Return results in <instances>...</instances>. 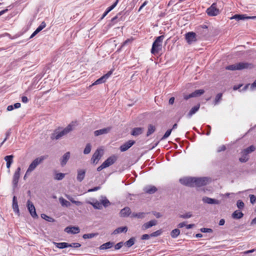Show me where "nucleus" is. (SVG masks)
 I'll use <instances>...</instances> for the list:
<instances>
[{"label": "nucleus", "instance_id": "58836bf2", "mask_svg": "<svg viewBox=\"0 0 256 256\" xmlns=\"http://www.w3.org/2000/svg\"><path fill=\"white\" fill-rule=\"evenodd\" d=\"M66 197L70 200L72 203L76 204L77 206H80L82 204V202L79 201H76L75 200L74 198L71 196L70 195L68 194H66Z\"/></svg>", "mask_w": 256, "mask_h": 256}, {"label": "nucleus", "instance_id": "a211bd4d", "mask_svg": "<svg viewBox=\"0 0 256 256\" xmlns=\"http://www.w3.org/2000/svg\"><path fill=\"white\" fill-rule=\"evenodd\" d=\"M64 231L68 234H76L80 232V228L77 226H68L65 228Z\"/></svg>", "mask_w": 256, "mask_h": 256}, {"label": "nucleus", "instance_id": "f03ea898", "mask_svg": "<svg viewBox=\"0 0 256 256\" xmlns=\"http://www.w3.org/2000/svg\"><path fill=\"white\" fill-rule=\"evenodd\" d=\"M164 38V36L162 35L157 37L152 44L151 49V53L156 55L162 50V44Z\"/></svg>", "mask_w": 256, "mask_h": 256}, {"label": "nucleus", "instance_id": "a18cd8bd", "mask_svg": "<svg viewBox=\"0 0 256 256\" xmlns=\"http://www.w3.org/2000/svg\"><path fill=\"white\" fill-rule=\"evenodd\" d=\"M92 149V146L90 144H87L86 148L84 150V154H88L90 153Z\"/></svg>", "mask_w": 256, "mask_h": 256}, {"label": "nucleus", "instance_id": "f8f14e48", "mask_svg": "<svg viewBox=\"0 0 256 256\" xmlns=\"http://www.w3.org/2000/svg\"><path fill=\"white\" fill-rule=\"evenodd\" d=\"M118 157L115 155H112L108 158L104 162L106 168H108L113 164L117 160Z\"/></svg>", "mask_w": 256, "mask_h": 256}, {"label": "nucleus", "instance_id": "4468645a", "mask_svg": "<svg viewBox=\"0 0 256 256\" xmlns=\"http://www.w3.org/2000/svg\"><path fill=\"white\" fill-rule=\"evenodd\" d=\"M204 92V90H196L194 92H192V93H191L189 95L186 96H184V99L188 100V98H191L197 97L202 94Z\"/></svg>", "mask_w": 256, "mask_h": 256}, {"label": "nucleus", "instance_id": "7ed1b4c3", "mask_svg": "<svg viewBox=\"0 0 256 256\" xmlns=\"http://www.w3.org/2000/svg\"><path fill=\"white\" fill-rule=\"evenodd\" d=\"M253 67L254 65L251 63L242 62L228 66L226 68V69L230 70H242L244 69H251Z\"/></svg>", "mask_w": 256, "mask_h": 256}, {"label": "nucleus", "instance_id": "de8ad7c7", "mask_svg": "<svg viewBox=\"0 0 256 256\" xmlns=\"http://www.w3.org/2000/svg\"><path fill=\"white\" fill-rule=\"evenodd\" d=\"M65 176V174L63 173H58L56 174L54 176V179L56 180H62Z\"/></svg>", "mask_w": 256, "mask_h": 256}, {"label": "nucleus", "instance_id": "864d4df0", "mask_svg": "<svg viewBox=\"0 0 256 256\" xmlns=\"http://www.w3.org/2000/svg\"><path fill=\"white\" fill-rule=\"evenodd\" d=\"M222 94L220 93V94H218L216 96V98H215V100H214V104H216L218 102L222 99Z\"/></svg>", "mask_w": 256, "mask_h": 256}, {"label": "nucleus", "instance_id": "dca6fc26", "mask_svg": "<svg viewBox=\"0 0 256 256\" xmlns=\"http://www.w3.org/2000/svg\"><path fill=\"white\" fill-rule=\"evenodd\" d=\"M202 200L204 202L208 204H220V200L210 198L207 196H204L202 198Z\"/></svg>", "mask_w": 256, "mask_h": 256}, {"label": "nucleus", "instance_id": "423d86ee", "mask_svg": "<svg viewBox=\"0 0 256 256\" xmlns=\"http://www.w3.org/2000/svg\"><path fill=\"white\" fill-rule=\"evenodd\" d=\"M206 13L208 16H210L218 15L220 13V10L216 8V3L212 4L210 8H207Z\"/></svg>", "mask_w": 256, "mask_h": 256}, {"label": "nucleus", "instance_id": "473e14b6", "mask_svg": "<svg viewBox=\"0 0 256 256\" xmlns=\"http://www.w3.org/2000/svg\"><path fill=\"white\" fill-rule=\"evenodd\" d=\"M54 244L56 246V248H68V243L63 242H54Z\"/></svg>", "mask_w": 256, "mask_h": 256}, {"label": "nucleus", "instance_id": "7c9ffc66", "mask_svg": "<svg viewBox=\"0 0 256 256\" xmlns=\"http://www.w3.org/2000/svg\"><path fill=\"white\" fill-rule=\"evenodd\" d=\"M128 230V228L126 226L124 227H119L116 228L112 232L114 234H117L120 233H122V232H126Z\"/></svg>", "mask_w": 256, "mask_h": 256}, {"label": "nucleus", "instance_id": "79ce46f5", "mask_svg": "<svg viewBox=\"0 0 256 256\" xmlns=\"http://www.w3.org/2000/svg\"><path fill=\"white\" fill-rule=\"evenodd\" d=\"M180 234V230L178 228L173 230L170 232V236L172 238H177Z\"/></svg>", "mask_w": 256, "mask_h": 256}, {"label": "nucleus", "instance_id": "a19ab883", "mask_svg": "<svg viewBox=\"0 0 256 256\" xmlns=\"http://www.w3.org/2000/svg\"><path fill=\"white\" fill-rule=\"evenodd\" d=\"M242 156L239 158V160L242 162H246L248 160V155L244 152L242 150Z\"/></svg>", "mask_w": 256, "mask_h": 256}, {"label": "nucleus", "instance_id": "052dcab7", "mask_svg": "<svg viewBox=\"0 0 256 256\" xmlns=\"http://www.w3.org/2000/svg\"><path fill=\"white\" fill-rule=\"evenodd\" d=\"M226 150V147L224 145H222L218 148L217 152H220L222 151H224Z\"/></svg>", "mask_w": 256, "mask_h": 256}, {"label": "nucleus", "instance_id": "c9c22d12", "mask_svg": "<svg viewBox=\"0 0 256 256\" xmlns=\"http://www.w3.org/2000/svg\"><path fill=\"white\" fill-rule=\"evenodd\" d=\"M146 213L144 212H133L132 214V218H143L145 217Z\"/></svg>", "mask_w": 256, "mask_h": 256}, {"label": "nucleus", "instance_id": "69168bd1", "mask_svg": "<svg viewBox=\"0 0 256 256\" xmlns=\"http://www.w3.org/2000/svg\"><path fill=\"white\" fill-rule=\"evenodd\" d=\"M22 101L24 103H27L28 102V98L26 96H23L22 97Z\"/></svg>", "mask_w": 256, "mask_h": 256}, {"label": "nucleus", "instance_id": "ea45409f", "mask_svg": "<svg viewBox=\"0 0 256 256\" xmlns=\"http://www.w3.org/2000/svg\"><path fill=\"white\" fill-rule=\"evenodd\" d=\"M100 202L102 203V206L104 207L108 206L110 204V201L105 196H102Z\"/></svg>", "mask_w": 256, "mask_h": 256}, {"label": "nucleus", "instance_id": "9b49d317", "mask_svg": "<svg viewBox=\"0 0 256 256\" xmlns=\"http://www.w3.org/2000/svg\"><path fill=\"white\" fill-rule=\"evenodd\" d=\"M208 182V178H195L194 181V184L196 186H200L206 185Z\"/></svg>", "mask_w": 256, "mask_h": 256}, {"label": "nucleus", "instance_id": "c756f323", "mask_svg": "<svg viewBox=\"0 0 256 256\" xmlns=\"http://www.w3.org/2000/svg\"><path fill=\"white\" fill-rule=\"evenodd\" d=\"M200 104H198L191 108L188 114V116L190 118L193 114H194L200 108Z\"/></svg>", "mask_w": 256, "mask_h": 256}, {"label": "nucleus", "instance_id": "0e129e2a", "mask_svg": "<svg viewBox=\"0 0 256 256\" xmlns=\"http://www.w3.org/2000/svg\"><path fill=\"white\" fill-rule=\"evenodd\" d=\"M150 235L149 234H143L142 236V240H148L149 239L150 237Z\"/></svg>", "mask_w": 256, "mask_h": 256}, {"label": "nucleus", "instance_id": "bb28decb", "mask_svg": "<svg viewBox=\"0 0 256 256\" xmlns=\"http://www.w3.org/2000/svg\"><path fill=\"white\" fill-rule=\"evenodd\" d=\"M46 26V23L43 22L40 24L36 30L32 34L30 38H32L34 36L37 34H38L40 32L43 28H44Z\"/></svg>", "mask_w": 256, "mask_h": 256}, {"label": "nucleus", "instance_id": "ddd939ff", "mask_svg": "<svg viewBox=\"0 0 256 256\" xmlns=\"http://www.w3.org/2000/svg\"><path fill=\"white\" fill-rule=\"evenodd\" d=\"M186 39L189 44L196 42V33L192 32H188L186 34Z\"/></svg>", "mask_w": 256, "mask_h": 256}, {"label": "nucleus", "instance_id": "2eb2a0df", "mask_svg": "<svg viewBox=\"0 0 256 256\" xmlns=\"http://www.w3.org/2000/svg\"><path fill=\"white\" fill-rule=\"evenodd\" d=\"M135 143V141L133 140H130L127 142H125L124 144L120 146V150L121 152H125L128 150L129 148H130Z\"/></svg>", "mask_w": 256, "mask_h": 256}, {"label": "nucleus", "instance_id": "4c0bfd02", "mask_svg": "<svg viewBox=\"0 0 256 256\" xmlns=\"http://www.w3.org/2000/svg\"><path fill=\"white\" fill-rule=\"evenodd\" d=\"M255 150L256 147L252 145L248 146V148L244 149L243 151L244 152V153L248 155L249 154L254 152Z\"/></svg>", "mask_w": 256, "mask_h": 256}, {"label": "nucleus", "instance_id": "f704fd0d", "mask_svg": "<svg viewBox=\"0 0 256 256\" xmlns=\"http://www.w3.org/2000/svg\"><path fill=\"white\" fill-rule=\"evenodd\" d=\"M244 216L242 212L239 210L234 211L232 214V217L234 219H240L242 218Z\"/></svg>", "mask_w": 256, "mask_h": 256}, {"label": "nucleus", "instance_id": "5fc2aeb1", "mask_svg": "<svg viewBox=\"0 0 256 256\" xmlns=\"http://www.w3.org/2000/svg\"><path fill=\"white\" fill-rule=\"evenodd\" d=\"M237 207L238 208H242L244 207V203L241 200H238L236 202Z\"/></svg>", "mask_w": 256, "mask_h": 256}, {"label": "nucleus", "instance_id": "2f4dec72", "mask_svg": "<svg viewBox=\"0 0 256 256\" xmlns=\"http://www.w3.org/2000/svg\"><path fill=\"white\" fill-rule=\"evenodd\" d=\"M88 203L92 205L96 209L101 210L102 208L100 202L98 200L93 202H88Z\"/></svg>", "mask_w": 256, "mask_h": 256}, {"label": "nucleus", "instance_id": "8fccbe9b", "mask_svg": "<svg viewBox=\"0 0 256 256\" xmlns=\"http://www.w3.org/2000/svg\"><path fill=\"white\" fill-rule=\"evenodd\" d=\"M192 214L191 212H186L184 214H180V217L182 218H189L192 216Z\"/></svg>", "mask_w": 256, "mask_h": 256}, {"label": "nucleus", "instance_id": "a878e982", "mask_svg": "<svg viewBox=\"0 0 256 256\" xmlns=\"http://www.w3.org/2000/svg\"><path fill=\"white\" fill-rule=\"evenodd\" d=\"M118 0H116L114 3L112 4L110 6L108 7L106 12L102 14L101 19H103L111 10H112L118 4Z\"/></svg>", "mask_w": 256, "mask_h": 256}, {"label": "nucleus", "instance_id": "1a4fd4ad", "mask_svg": "<svg viewBox=\"0 0 256 256\" xmlns=\"http://www.w3.org/2000/svg\"><path fill=\"white\" fill-rule=\"evenodd\" d=\"M20 168L18 167L16 170L15 171L14 174L13 176L12 184L14 188H16L18 186L19 178L20 176Z\"/></svg>", "mask_w": 256, "mask_h": 256}, {"label": "nucleus", "instance_id": "39448f33", "mask_svg": "<svg viewBox=\"0 0 256 256\" xmlns=\"http://www.w3.org/2000/svg\"><path fill=\"white\" fill-rule=\"evenodd\" d=\"M104 154V150L101 148H98L93 154L90 162L92 164H96L100 160Z\"/></svg>", "mask_w": 256, "mask_h": 256}, {"label": "nucleus", "instance_id": "72a5a7b5", "mask_svg": "<svg viewBox=\"0 0 256 256\" xmlns=\"http://www.w3.org/2000/svg\"><path fill=\"white\" fill-rule=\"evenodd\" d=\"M114 245V242H108L101 245L100 247V250H106L112 248Z\"/></svg>", "mask_w": 256, "mask_h": 256}, {"label": "nucleus", "instance_id": "6e6d98bb", "mask_svg": "<svg viewBox=\"0 0 256 256\" xmlns=\"http://www.w3.org/2000/svg\"><path fill=\"white\" fill-rule=\"evenodd\" d=\"M69 247H72L74 248H78L80 246V244L77 242L68 244Z\"/></svg>", "mask_w": 256, "mask_h": 256}, {"label": "nucleus", "instance_id": "b1692460", "mask_svg": "<svg viewBox=\"0 0 256 256\" xmlns=\"http://www.w3.org/2000/svg\"><path fill=\"white\" fill-rule=\"evenodd\" d=\"M144 190L146 193L152 194L157 190V188L154 186H148L144 188Z\"/></svg>", "mask_w": 256, "mask_h": 256}, {"label": "nucleus", "instance_id": "412c9836", "mask_svg": "<svg viewBox=\"0 0 256 256\" xmlns=\"http://www.w3.org/2000/svg\"><path fill=\"white\" fill-rule=\"evenodd\" d=\"M12 207L14 211L16 213L18 216L20 215V210L18 208V201L16 200V196H14L12 198Z\"/></svg>", "mask_w": 256, "mask_h": 256}, {"label": "nucleus", "instance_id": "4d7b16f0", "mask_svg": "<svg viewBox=\"0 0 256 256\" xmlns=\"http://www.w3.org/2000/svg\"><path fill=\"white\" fill-rule=\"evenodd\" d=\"M200 230L202 232H212V230L211 228H200Z\"/></svg>", "mask_w": 256, "mask_h": 256}, {"label": "nucleus", "instance_id": "603ef678", "mask_svg": "<svg viewBox=\"0 0 256 256\" xmlns=\"http://www.w3.org/2000/svg\"><path fill=\"white\" fill-rule=\"evenodd\" d=\"M172 131V129L168 130L163 136L161 140H164L168 138L170 134Z\"/></svg>", "mask_w": 256, "mask_h": 256}, {"label": "nucleus", "instance_id": "f257e3e1", "mask_svg": "<svg viewBox=\"0 0 256 256\" xmlns=\"http://www.w3.org/2000/svg\"><path fill=\"white\" fill-rule=\"evenodd\" d=\"M74 126V124H70L62 130L60 128H58L52 134L51 138L52 140H58L62 137L66 135L68 133L72 130Z\"/></svg>", "mask_w": 256, "mask_h": 256}, {"label": "nucleus", "instance_id": "e433bc0d", "mask_svg": "<svg viewBox=\"0 0 256 256\" xmlns=\"http://www.w3.org/2000/svg\"><path fill=\"white\" fill-rule=\"evenodd\" d=\"M59 201L63 206L69 207L70 206V202L62 197L59 198Z\"/></svg>", "mask_w": 256, "mask_h": 256}, {"label": "nucleus", "instance_id": "09e8293b", "mask_svg": "<svg viewBox=\"0 0 256 256\" xmlns=\"http://www.w3.org/2000/svg\"><path fill=\"white\" fill-rule=\"evenodd\" d=\"M41 217L43 219H44L46 220H47L48 222H52L54 221V219L50 217V216H48L47 215H46V214H41Z\"/></svg>", "mask_w": 256, "mask_h": 256}, {"label": "nucleus", "instance_id": "13d9d810", "mask_svg": "<svg viewBox=\"0 0 256 256\" xmlns=\"http://www.w3.org/2000/svg\"><path fill=\"white\" fill-rule=\"evenodd\" d=\"M123 245V242H120L115 245L114 248L115 250H119L122 246Z\"/></svg>", "mask_w": 256, "mask_h": 256}, {"label": "nucleus", "instance_id": "5701e85b", "mask_svg": "<svg viewBox=\"0 0 256 256\" xmlns=\"http://www.w3.org/2000/svg\"><path fill=\"white\" fill-rule=\"evenodd\" d=\"M86 172L84 170L80 169L78 170L76 179L78 182H81L84 179Z\"/></svg>", "mask_w": 256, "mask_h": 256}, {"label": "nucleus", "instance_id": "6ab92c4d", "mask_svg": "<svg viewBox=\"0 0 256 256\" xmlns=\"http://www.w3.org/2000/svg\"><path fill=\"white\" fill-rule=\"evenodd\" d=\"M110 128H106L100 130H96L94 132L95 136H98L100 135L106 134L110 132Z\"/></svg>", "mask_w": 256, "mask_h": 256}, {"label": "nucleus", "instance_id": "774afa93", "mask_svg": "<svg viewBox=\"0 0 256 256\" xmlns=\"http://www.w3.org/2000/svg\"><path fill=\"white\" fill-rule=\"evenodd\" d=\"M154 214L156 218H160L162 216V214L158 212H154Z\"/></svg>", "mask_w": 256, "mask_h": 256}, {"label": "nucleus", "instance_id": "c03bdc74", "mask_svg": "<svg viewBox=\"0 0 256 256\" xmlns=\"http://www.w3.org/2000/svg\"><path fill=\"white\" fill-rule=\"evenodd\" d=\"M135 242V238H131L129 240L126 241L124 244L128 248L131 247L134 244Z\"/></svg>", "mask_w": 256, "mask_h": 256}, {"label": "nucleus", "instance_id": "9d476101", "mask_svg": "<svg viewBox=\"0 0 256 256\" xmlns=\"http://www.w3.org/2000/svg\"><path fill=\"white\" fill-rule=\"evenodd\" d=\"M194 178H184L180 180V182L185 186H193L194 184Z\"/></svg>", "mask_w": 256, "mask_h": 256}, {"label": "nucleus", "instance_id": "393cba45", "mask_svg": "<svg viewBox=\"0 0 256 256\" xmlns=\"http://www.w3.org/2000/svg\"><path fill=\"white\" fill-rule=\"evenodd\" d=\"M131 213V210L130 208L126 207L122 208L120 212V215L122 217H127Z\"/></svg>", "mask_w": 256, "mask_h": 256}, {"label": "nucleus", "instance_id": "338daca9", "mask_svg": "<svg viewBox=\"0 0 256 256\" xmlns=\"http://www.w3.org/2000/svg\"><path fill=\"white\" fill-rule=\"evenodd\" d=\"M14 108H20L21 106V104L19 102H16V104H14Z\"/></svg>", "mask_w": 256, "mask_h": 256}, {"label": "nucleus", "instance_id": "aec40b11", "mask_svg": "<svg viewBox=\"0 0 256 256\" xmlns=\"http://www.w3.org/2000/svg\"><path fill=\"white\" fill-rule=\"evenodd\" d=\"M156 224H157V221L156 220H152L149 221L148 222L144 223L142 226V228L143 230H147L153 226H156Z\"/></svg>", "mask_w": 256, "mask_h": 256}, {"label": "nucleus", "instance_id": "f3484780", "mask_svg": "<svg viewBox=\"0 0 256 256\" xmlns=\"http://www.w3.org/2000/svg\"><path fill=\"white\" fill-rule=\"evenodd\" d=\"M256 18V16H247L246 14H235L231 19H235L237 20H244L246 19H255Z\"/></svg>", "mask_w": 256, "mask_h": 256}, {"label": "nucleus", "instance_id": "c85d7f7f", "mask_svg": "<svg viewBox=\"0 0 256 256\" xmlns=\"http://www.w3.org/2000/svg\"><path fill=\"white\" fill-rule=\"evenodd\" d=\"M13 158L14 156L12 155L6 156L4 157V159L6 162V167L9 168L13 162Z\"/></svg>", "mask_w": 256, "mask_h": 256}, {"label": "nucleus", "instance_id": "37998d69", "mask_svg": "<svg viewBox=\"0 0 256 256\" xmlns=\"http://www.w3.org/2000/svg\"><path fill=\"white\" fill-rule=\"evenodd\" d=\"M155 130H156V128H155L154 126L152 124H149L148 126V130L147 132L146 136H148L151 134H152L153 132H154Z\"/></svg>", "mask_w": 256, "mask_h": 256}, {"label": "nucleus", "instance_id": "49530a36", "mask_svg": "<svg viewBox=\"0 0 256 256\" xmlns=\"http://www.w3.org/2000/svg\"><path fill=\"white\" fill-rule=\"evenodd\" d=\"M98 235V234H94V233H91V234H84L82 236V238L84 239H87V238H92L95 236H96Z\"/></svg>", "mask_w": 256, "mask_h": 256}, {"label": "nucleus", "instance_id": "20e7f679", "mask_svg": "<svg viewBox=\"0 0 256 256\" xmlns=\"http://www.w3.org/2000/svg\"><path fill=\"white\" fill-rule=\"evenodd\" d=\"M44 160V156H42L39 158H37L34 159L32 163L30 164L26 172V174H30L37 167L38 165H39Z\"/></svg>", "mask_w": 256, "mask_h": 256}, {"label": "nucleus", "instance_id": "0eeeda50", "mask_svg": "<svg viewBox=\"0 0 256 256\" xmlns=\"http://www.w3.org/2000/svg\"><path fill=\"white\" fill-rule=\"evenodd\" d=\"M112 74V71H109L107 74L102 76L100 78L96 80L92 86L97 85L99 84H101L106 82V80Z\"/></svg>", "mask_w": 256, "mask_h": 256}, {"label": "nucleus", "instance_id": "4be33fe9", "mask_svg": "<svg viewBox=\"0 0 256 256\" xmlns=\"http://www.w3.org/2000/svg\"><path fill=\"white\" fill-rule=\"evenodd\" d=\"M70 158V152H66L62 156V158L60 159V164L62 166H64L66 164L68 160Z\"/></svg>", "mask_w": 256, "mask_h": 256}, {"label": "nucleus", "instance_id": "cd10ccee", "mask_svg": "<svg viewBox=\"0 0 256 256\" xmlns=\"http://www.w3.org/2000/svg\"><path fill=\"white\" fill-rule=\"evenodd\" d=\"M144 130V129L143 128H136L132 130L131 134L134 136H138L140 134H142Z\"/></svg>", "mask_w": 256, "mask_h": 256}, {"label": "nucleus", "instance_id": "e2e57ef3", "mask_svg": "<svg viewBox=\"0 0 256 256\" xmlns=\"http://www.w3.org/2000/svg\"><path fill=\"white\" fill-rule=\"evenodd\" d=\"M104 168H106V166H104V164L102 163L100 166H99L98 168H97V170L98 172H100L101 171L102 169Z\"/></svg>", "mask_w": 256, "mask_h": 256}, {"label": "nucleus", "instance_id": "3c124183", "mask_svg": "<svg viewBox=\"0 0 256 256\" xmlns=\"http://www.w3.org/2000/svg\"><path fill=\"white\" fill-rule=\"evenodd\" d=\"M162 231L161 230H158L152 233L151 234H150V236L151 237H156V236H160L162 234Z\"/></svg>", "mask_w": 256, "mask_h": 256}, {"label": "nucleus", "instance_id": "680f3d73", "mask_svg": "<svg viewBox=\"0 0 256 256\" xmlns=\"http://www.w3.org/2000/svg\"><path fill=\"white\" fill-rule=\"evenodd\" d=\"M100 189V186H96L88 190V192L96 191Z\"/></svg>", "mask_w": 256, "mask_h": 256}, {"label": "nucleus", "instance_id": "6e6552de", "mask_svg": "<svg viewBox=\"0 0 256 256\" xmlns=\"http://www.w3.org/2000/svg\"><path fill=\"white\" fill-rule=\"evenodd\" d=\"M27 207L31 216L33 218H37L38 216L36 213L35 207L29 200L27 202Z\"/></svg>", "mask_w": 256, "mask_h": 256}, {"label": "nucleus", "instance_id": "bf43d9fd", "mask_svg": "<svg viewBox=\"0 0 256 256\" xmlns=\"http://www.w3.org/2000/svg\"><path fill=\"white\" fill-rule=\"evenodd\" d=\"M249 196L250 202L254 204L256 201V197L254 194H250Z\"/></svg>", "mask_w": 256, "mask_h": 256}]
</instances>
